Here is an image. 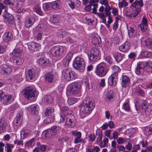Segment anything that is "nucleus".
<instances>
[{
    "label": "nucleus",
    "instance_id": "nucleus-1",
    "mask_svg": "<svg viewBox=\"0 0 152 152\" xmlns=\"http://www.w3.org/2000/svg\"><path fill=\"white\" fill-rule=\"evenodd\" d=\"M83 102V106L82 107L81 111L84 114H88L94 109V103L92 99L89 97L85 98Z\"/></svg>",
    "mask_w": 152,
    "mask_h": 152
},
{
    "label": "nucleus",
    "instance_id": "nucleus-2",
    "mask_svg": "<svg viewBox=\"0 0 152 152\" xmlns=\"http://www.w3.org/2000/svg\"><path fill=\"white\" fill-rule=\"evenodd\" d=\"M77 76V74L72 71L70 68H66L63 69L62 77L66 81H69L72 79H75Z\"/></svg>",
    "mask_w": 152,
    "mask_h": 152
},
{
    "label": "nucleus",
    "instance_id": "nucleus-3",
    "mask_svg": "<svg viewBox=\"0 0 152 152\" xmlns=\"http://www.w3.org/2000/svg\"><path fill=\"white\" fill-rule=\"evenodd\" d=\"M80 85L76 82L69 84L67 87V93L75 95L79 93L80 91Z\"/></svg>",
    "mask_w": 152,
    "mask_h": 152
},
{
    "label": "nucleus",
    "instance_id": "nucleus-4",
    "mask_svg": "<svg viewBox=\"0 0 152 152\" xmlns=\"http://www.w3.org/2000/svg\"><path fill=\"white\" fill-rule=\"evenodd\" d=\"M108 70L106 68V63L102 62L96 66L95 73L99 77H104L107 73Z\"/></svg>",
    "mask_w": 152,
    "mask_h": 152
},
{
    "label": "nucleus",
    "instance_id": "nucleus-5",
    "mask_svg": "<svg viewBox=\"0 0 152 152\" xmlns=\"http://www.w3.org/2000/svg\"><path fill=\"white\" fill-rule=\"evenodd\" d=\"M85 61L82 58L77 57L73 60L72 65L77 70H84L85 69Z\"/></svg>",
    "mask_w": 152,
    "mask_h": 152
},
{
    "label": "nucleus",
    "instance_id": "nucleus-6",
    "mask_svg": "<svg viewBox=\"0 0 152 152\" xmlns=\"http://www.w3.org/2000/svg\"><path fill=\"white\" fill-rule=\"evenodd\" d=\"M72 111L70 112L69 115H66V119L65 121V126L68 128H73L75 126L76 121L75 117L72 115H70L72 113Z\"/></svg>",
    "mask_w": 152,
    "mask_h": 152
},
{
    "label": "nucleus",
    "instance_id": "nucleus-7",
    "mask_svg": "<svg viewBox=\"0 0 152 152\" xmlns=\"http://www.w3.org/2000/svg\"><path fill=\"white\" fill-rule=\"evenodd\" d=\"M23 95L26 98L32 100L33 98L35 96V91L31 87H28L24 89L23 91Z\"/></svg>",
    "mask_w": 152,
    "mask_h": 152
},
{
    "label": "nucleus",
    "instance_id": "nucleus-8",
    "mask_svg": "<svg viewBox=\"0 0 152 152\" xmlns=\"http://www.w3.org/2000/svg\"><path fill=\"white\" fill-rule=\"evenodd\" d=\"M27 70L26 77L29 80H34L35 77L36 70L35 68L31 67H28L26 69Z\"/></svg>",
    "mask_w": 152,
    "mask_h": 152
},
{
    "label": "nucleus",
    "instance_id": "nucleus-9",
    "mask_svg": "<svg viewBox=\"0 0 152 152\" xmlns=\"http://www.w3.org/2000/svg\"><path fill=\"white\" fill-rule=\"evenodd\" d=\"M62 47L61 46H56L52 48L50 53L53 56H59L62 52Z\"/></svg>",
    "mask_w": 152,
    "mask_h": 152
},
{
    "label": "nucleus",
    "instance_id": "nucleus-10",
    "mask_svg": "<svg viewBox=\"0 0 152 152\" xmlns=\"http://www.w3.org/2000/svg\"><path fill=\"white\" fill-rule=\"evenodd\" d=\"M56 130L54 129H48L42 132V135L47 139L52 138L54 137L57 134Z\"/></svg>",
    "mask_w": 152,
    "mask_h": 152
},
{
    "label": "nucleus",
    "instance_id": "nucleus-11",
    "mask_svg": "<svg viewBox=\"0 0 152 152\" xmlns=\"http://www.w3.org/2000/svg\"><path fill=\"white\" fill-rule=\"evenodd\" d=\"M118 74L116 73H113L108 79V83L110 86H114L118 80Z\"/></svg>",
    "mask_w": 152,
    "mask_h": 152
},
{
    "label": "nucleus",
    "instance_id": "nucleus-12",
    "mask_svg": "<svg viewBox=\"0 0 152 152\" xmlns=\"http://www.w3.org/2000/svg\"><path fill=\"white\" fill-rule=\"evenodd\" d=\"M99 54V50L96 48L93 49L91 50V53L89 56L90 60L91 61H94L97 58Z\"/></svg>",
    "mask_w": 152,
    "mask_h": 152
},
{
    "label": "nucleus",
    "instance_id": "nucleus-13",
    "mask_svg": "<svg viewBox=\"0 0 152 152\" xmlns=\"http://www.w3.org/2000/svg\"><path fill=\"white\" fill-rule=\"evenodd\" d=\"M3 3L6 5H9L12 8H15L18 5V1L17 0H4Z\"/></svg>",
    "mask_w": 152,
    "mask_h": 152
},
{
    "label": "nucleus",
    "instance_id": "nucleus-14",
    "mask_svg": "<svg viewBox=\"0 0 152 152\" xmlns=\"http://www.w3.org/2000/svg\"><path fill=\"white\" fill-rule=\"evenodd\" d=\"M142 107L145 110V113H148V115H149L150 112L152 109L151 105L144 101H142Z\"/></svg>",
    "mask_w": 152,
    "mask_h": 152
},
{
    "label": "nucleus",
    "instance_id": "nucleus-15",
    "mask_svg": "<svg viewBox=\"0 0 152 152\" xmlns=\"http://www.w3.org/2000/svg\"><path fill=\"white\" fill-rule=\"evenodd\" d=\"M130 48V44L129 42H126L119 47V50L121 51L126 53L129 51Z\"/></svg>",
    "mask_w": 152,
    "mask_h": 152
},
{
    "label": "nucleus",
    "instance_id": "nucleus-16",
    "mask_svg": "<svg viewBox=\"0 0 152 152\" xmlns=\"http://www.w3.org/2000/svg\"><path fill=\"white\" fill-rule=\"evenodd\" d=\"M73 54L69 52L66 55L65 57L63 60V64L65 66H67L72 59Z\"/></svg>",
    "mask_w": 152,
    "mask_h": 152
},
{
    "label": "nucleus",
    "instance_id": "nucleus-17",
    "mask_svg": "<svg viewBox=\"0 0 152 152\" xmlns=\"http://www.w3.org/2000/svg\"><path fill=\"white\" fill-rule=\"evenodd\" d=\"M1 72L5 74H10L11 72L10 67L5 64H3L1 67Z\"/></svg>",
    "mask_w": 152,
    "mask_h": 152
},
{
    "label": "nucleus",
    "instance_id": "nucleus-18",
    "mask_svg": "<svg viewBox=\"0 0 152 152\" xmlns=\"http://www.w3.org/2000/svg\"><path fill=\"white\" fill-rule=\"evenodd\" d=\"M13 37L12 34L10 32L7 31L4 34L3 38V40L6 42H7L11 40Z\"/></svg>",
    "mask_w": 152,
    "mask_h": 152
},
{
    "label": "nucleus",
    "instance_id": "nucleus-19",
    "mask_svg": "<svg viewBox=\"0 0 152 152\" xmlns=\"http://www.w3.org/2000/svg\"><path fill=\"white\" fill-rule=\"evenodd\" d=\"M11 61L16 65H20L23 62V59L21 57H13L12 58Z\"/></svg>",
    "mask_w": 152,
    "mask_h": 152
},
{
    "label": "nucleus",
    "instance_id": "nucleus-20",
    "mask_svg": "<svg viewBox=\"0 0 152 152\" xmlns=\"http://www.w3.org/2000/svg\"><path fill=\"white\" fill-rule=\"evenodd\" d=\"M35 21V19L34 18L31 17L26 20L25 25L26 28L30 27L34 24Z\"/></svg>",
    "mask_w": 152,
    "mask_h": 152
},
{
    "label": "nucleus",
    "instance_id": "nucleus-21",
    "mask_svg": "<svg viewBox=\"0 0 152 152\" xmlns=\"http://www.w3.org/2000/svg\"><path fill=\"white\" fill-rule=\"evenodd\" d=\"M129 78L126 75H124L122 78V84L123 87H126L130 83Z\"/></svg>",
    "mask_w": 152,
    "mask_h": 152
},
{
    "label": "nucleus",
    "instance_id": "nucleus-22",
    "mask_svg": "<svg viewBox=\"0 0 152 152\" xmlns=\"http://www.w3.org/2000/svg\"><path fill=\"white\" fill-rule=\"evenodd\" d=\"M143 4L142 0H136L133 2L131 5V6L134 7L135 8H139L143 6Z\"/></svg>",
    "mask_w": 152,
    "mask_h": 152
},
{
    "label": "nucleus",
    "instance_id": "nucleus-23",
    "mask_svg": "<svg viewBox=\"0 0 152 152\" xmlns=\"http://www.w3.org/2000/svg\"><path fill=\"white\" fill-rule=\"evenodd\" d=\"M38 106L36 105L33 104L28 107V110L33 114L35 115L38 113L37 109Z\"/></svg>",
    "mask_w": 152,
    "mask_h": 152
},
{
    "label": "nucleus",
    "instance_id": "nucleus-24",
    "mask_svg": "<svg viewBox=\"0 0 152 152\" xmlns=\"http://www.w3.org/2000/svg\"><path fill=\"white\" fill-rule=\"evenodd\" d=\"M7 121L3 119L0 120V132H4L7 126Z\"/></svg>",
    "mask_w": 152,
    "mask_h": 152
},
{
    "label": "nucleus",
    "instance_id": "nucleus-25",
    "mask_svg": "<svg viewBox=\"0 0 152 152\" xmlns=\"http://www.w3.org/2000/svg\"><path fill=\"white\" fill-rule=\"evenodd\" d=\"M133 11V8L131 7L129 8L126 7L124 10V12L126 16L129 18H132V12Z\"/></svg>",
    "mask_w": 152,
    "mask_h": 152
},
{
    "label": "nucleus",
    "instance_id": "nucleus-26",
    "mask_svg": "<svg viewBox=\"0 0 152 152\" xmlns=\"http://www.w3.org/2000/svg\"><path fill=\"white\" fill-rule=\"evenodd\" d=\"M29 48L32 51H37L39 50V46L37 44L32 42H31Z\"/></svg>",
    "mask_w": 152,
    "mask_h": 152
},
{
    "label": "nucleus",
    "instance_id": "nucleus-27",
    "mask_svg": "<svg viewBox=\"0 0 152 152\" xmlns=\"http://www.w3.org/2000/svg\"><path fill=\"white\" fill-rule=\"evenodd\" d=\"M22 50L21 49L16 48L14 50L12 53L14 57H20V56L22 55Z\"/></svg>",
    "mask_w": 152,
    "mask_h": 152
},
{
    "label": "nucleus",
    "instance_id": "nucleus-28",
    "mask_svg": "<svg viewBox=\"0 0 152 152\" xmlns=\"http://www.w3.org/2000/svg\"><path fill=\"white\" fill-rule=\"evenodd\" d=\"M142 64L140 62H139L137 64V66L136 68L135 72L137 75L141 74V72L143 71L142 68Z\"/></svg>",
    "mask_w": 152,
    "mask_h": 152
},
{
    "label": "nucleus",
    "instance_id": "nucleus-29",
    "mask_svg": "<svg viewBox=\"0 0 152 152\" xmlns=\"http://www.w3.org/2000/svg\"><path fill=\"white\" fill-rule=\"evenodd\" d=\"M144 45L146 48H152V40L149 38H146L144 40Z\"/></svg>",
    "mask_w": 152,
    "mask_h": 152
},
{
    "label": "nucleus",
    "instance_id": "nucleus-30",
    "mask_svg": "<svg viewBox=\"0 0 152 152\" xmlns=\"http://www.w3.org/2000/svg\"><path fill=\"white\" fill-rule=\"evenodd\" d=\"M54 75L51 73H48L45 75V80L48 83H51L53 79Z\"/></svg>",
    "mask_w": 152,
    "mask_h": 152
},
{
    "label": "nucleus",
    "instance_id": "nucleus-31",
    "mask_svg": "<svg viewBox=\"0 0 152 152\" xmlns=\"http://www.w3.org/2000/svg\"><path fill=\"white\" fill-rule=\"evenodd\" d=\"M51 7L54 9H59L61 7V4L59 1H56L51 3Z\"/></svg>",
    "mask_w": 152,
    "mask_h": 152
},
{
    "label": "nucleus",
    "instance_id": "nucleus-32",
    "mask_svg": "<svg viewBox=\"0 0 152 152\" xmlns=\"http://www.w3.org/2000/svg\"><path fill=\"white\" fill-rule=\"evenodd\" d=\"M113 92L110 91L107 92L105 96V99L107 102H109L110 101L111 99H113Z\"/></svg>",
    "mask_w": 152,
    "mask_h": 152
},
{
    "label": "nucleus",
    "instance_id": "nucleus-33",
    "mask_svg": "<svg viewBox=\"0 0 152 152\" xmlns=\"http://www.w3.org/2000/svg\"><path fill=\"white\" fill-rule=\"evenodd\" d=\"M42 100L44 102L48 104L51 103L53 102V99L52 96L48 95L45 96Z\"/></svg>",
    "mask_w": 152,
    "mask_h": 152
},
{
    "label": "nucleus",
    "instance_id": "nucleus-34",
    "mask_svg": "<svg viewBox=\"0 0 152 152\" xmlns=\"http://www.w3.org/2000/svg\"><path fill=\"white\" fill-rule=\"evenodd\" d=\"M51 22L53 23H56L59 22L60 18L59 16L57 15H54L51 17Z\"/></svg>",
    "mask_w": 152,
    "mask_h": 152
},
{
    "label": "nucleus",
    "instance_id": "nucleus-35",
    "mask_svg": "<svg viewBox=\"0 0 152 152\" xmlns=\"http://www.w3.org/2000/svg\"><path fill=\"white\" fill-rule=\"evenodd\" d=\"M30 132V130L27 129H23L21 132L20 135L21 137L24 139L26 137Z\"/></svg>",
    "mask_w": 152,
    "mask_h": 152
},
{
    "label": "nucleus",
    "instance_id": "nucleus-36",
    "mask_svg": "<svg viewBox=\"0 0 152 152\" xmlns=\"http://www.w3.org/2000/svg\"><path fill=\"white\" fill-rule=\"evenodd\" d=\"M22 114L20 113L17 115L16 118L14 120V122L16 125H18L21 122L22 119Z\"/></svg>",
    "mask_w": 152,
    "mask_h": 152
},
{
    "label": "nucleus",
    "instance_id": "nucleus-37",
    "mask_svg": "<svg viewBox=\"0 0 152 152\" xmlns=\"http://www.w3.org/2000/svg\"><path fill=\"white\" fill-rule=\"evenodd\" d=\"M12 97L10 95H7L5 96L3 99L4 103L6 104L11 103L12 101Z\"/></svg>",
    "mask_w": 152,
    "mask_h": 152
},
{
    "label": "nucleus",
    "instance_id": "nucleus-38",
    "mask_svg": "<svg viewBox=\"0 0 152 152\" xmlns=\"http://www.w3.org/2000/svg\"><path fill=\"white\" fill-rule=\"evenodd\" d=\"M97 15L102 19L103 23H105L106 22V17L108 16L107 15H106V13L105 14H104L103 13L99 12L98 13H97Z\"/></svg>",
    "mask_w": 152,
    "mask_h": 152
},
{
    "label": "nucleus",
    "instance_id": "nucleus-39",
    "mask_svg": "<svg viewBox=\"0 0 152 152\" xmlns=\"http://www.w3.org/2000/svg\"><path fill=\"white\" fill-rule=\"evenodd\" d=\"M141 11V8L137 9L136 8H133V11L132 12V17L134 18L136 17L138 14Z\"/></svg>",
    "mask_w": 152,
    "mask_h": 152
},
{
    "label": "nucleus",
    "instance_id": "nucleus-40",
    "mask_svg": "<svg viewBox=\"0 0 152 152\" xmlns=\"http://www.w3.org/2000/svg\"><path fill=\"white\" fill-rule=\"evenodd\" d=\"M35 12L40 15H42V12L41 10L40 6L39 4H37L35 5L34 7Z\"/></svg>",
    "mask_w": 152,
    "mask_h": 152
},
{
    "label": "nucleus",
    "instance_id": "nucleus-41",
    "mask_svg": "<svg viewBox=\"0 0 152 152\" xmlns=\"http://www.w3.org/2000/svg\"><path fill=\"white\" fill-rule=\"evenodd\" d=\"M53 109L51 107H49L46 109L45 113V115L47 116L51 115L53 112Z\"/></svg>",
    "mask_w": 152,
    "mask_h": 152
},
{
    "label": "nucleus",
    "instance_id": "nucleus-42",
    "mask_svg": "<svg viewBox=\"0 0 152 152\" xmlns=\"http://www.w3.org/2000/svg\"><path fill=\"white\" fill-rule=\"evenodd\" d=\"M114 58L117 62L120 61L123 58L121 54L117 52L114 54Z\"/></svg>",
    "mask_w": 152,
    "mask_h": 152
},
{
    "label": "nucleus",
    "instance_id": "nucleus-43",
    "mask_svg": "<svg viewBox=\"0 0 152 152\" xmlns=\"http://www.w3.org/2000/svg\"><path fill=\"white\" fill-rule=\"evenodd\" d=\"M35 144V139L34 138H32L28 141L26 144L27 146L32 147Z\"/></svg>",
    "mask_w": 152,
    "mask_h": 152
},
{
    "label": "nucleus",
    "instance_id": "nucleus-44",
    "mask_svg": "<svg viewBox=\"0 0 152 152\" xmlns=\"http://www.w3.org/2000/svg\"><path fill=\"white\" fill-rule=\"evenodd\" d=\"M66 119V115L65 114H61L58 117V121L59 123L63 122Z\"/></svg>",
    "mask_w": 152,
    "mask_h": 152
},
{
    "label": "nucleus",
    "instance_id": "nucleus-45",
    "mask_svg": "<svg viewBox=\"0 0 152 152\" xmlns=\"http://www.w3.org/2000/svg\"><path fill=\"white\" fill-rule=\"evenodd\" d=\"M38 62L39 64L42 66H45L47 64V60L46 58H42L39 59Z\"/></svg>",
    "mask_w": 152,
    "mask_h": 152
},
{
    "label": "nucleus",
    "instance_id": "nucleus-46",
    "mask_svg": "<svg viewBox=\"0 0 152 152\" xmlns=\"http://www.w3.org/2000/svg\"><path fill=\"white\" fill-rule=\"evenodd\" d=\"M141 54L143 57H150L152 55V53L151 52L147 51H142Z\"/></svg>",
    "mask_w": 152,
    "mask_h": 152
},
{
    "label": "nucleus",
    "instance_id": "nucleus-47",
    "mask_svg": "<svg viewBox=\"0 0 152 152\" xmlns=\"http://www.w3.org/2000/svg\"><path fill=\"white\" fill-rule=\"evenodd\" d=\"M128 139L126 138L119 137L117 140V142L118 144H122L125 142H127Z\"/></svg>",
    "mask_w": 152,
    "mask_h": 152
},
{
    "label": "nucleus",
    "instance_id": "nucleus-48",
    "mask_svg": "<svg viewBox=\"0 0 152 152\" xmlns=\"http://www.w3.org/2000/svg\"><path fill=\"white\" fill-rule=\"evenodd\" d=\"M97 135H98V137L97 139L96 142L99 145V144L102 142V132L101 131H99L97 134Z\"/></svg>",
    "mask_w": 152,
    "mask_h": 152
},
{
    "label": "nucleus",
    "instance_id": "nucleus-49",
    "mask_svg": "<svg viewBox=\"0 0 152 152\" xmlns=\"http://www.w3.org/2000/svg\"><path fill=\"white\" fill-rule=\"evenodd\" d=\"M127 29L128 31V34L129 36H132L134 34V32L135 31L133 27H131L130 26H127Z\"/></svg>",
    "mask_w": 152,
    "mask_h": 152
},
{
    "label": "nucleus",
    "instance_id": "nucleus-50",
    "mask_svg": "<svg viewBox=\"0 0 152 152\" xmlns=\"http://www.w3.org/2000/svg\"><path fill=\"white\" fill-rule=\"evenodd\" d=\"M108 139L107 137H104L103 139V142H102L99 144V146L101 148L104 147L106 146L108 142Z\"/></svg>",
    "mask_w": 152,
    "mask_h": 152
},
{
    "label": "nucleus",
    "instance_id": "nucleus-51",
    "mask_svg": "<svg viewBox=\"0 0 152 152\" xmlns=\"http://www.w3.org/2000/svg\"><path fill=\"white\" fill-rule=\"evenodd\" d=\"M7 18L8 20V21L9 23L12 24L14 22V19L13 17L11 14H9L7 15Z\"/></svg>",
    "mask_w": 152,
    "mask_h": 152
},
{
    "label": "nucleus",
    "instance_id": "nucleus-52",
    "mask_svg": "<svg viewBox=\"0 0 152 152\" xmlns=\"http://www.w3.org/2000/svg\"><path fill=\"white\" fill-rule=\"evenodd\" d=\"M128 3L127 2L125 1H122L119 2L118 3L119 7L121 9L123 7H126L128 5Z\"/></svg>",
    "mask_w": 152,
    "mask_h": 152
},
{
    "label": "nucleus",
    "instance_id": "nucleus-53",
    "mask_svg": "<svg viewBox=\"0 0 152 152\" xmlns=\"http://www.w3.org/2000/svg\"><path fill=\"white\" fill-rule=\"evenodd\" d=\"M37 145L42 151H44L46 150V147L45 145H42L39 142H37Z\"/></svg>",
    "mask_w": 152,
    "mask_h": 152
},
{
    "label": "nucleus",
    "instance_id": "nucleus-54",
    "mask_svg": "<svg viewBox=\"0 0 152 152\" xmlns=\"http://www.w3.org/2000/svg\"><path fill=\"white\" fill-rule=\"evenodd\" d=\"M77 101V99L75 98H70L68 99L67 102L69 105H71L75 103Z\"/></svg>",
    "mask_w": 152,
    "mask_h": 152
},
{
    "label": "nucleus",
    "instance_id": "nucleus-55",
    "mask_svg": "<svg viewBox=\"0 0 152 152\" xmlns=\"http://www.w3.org/2000/svg\"><path fill=\"white\" fill-rule=\"evenodd\" d=\"M129 102L128 101H126L123 106V108L126 111H129L130 109Z\"/></svg>",
    "mask_w": 152,
    "mask_h": 152
},
{
    "label": "nucleus",
    "instance_id": "nucleus-56",
    "mask_svg": "<svg viewBox=\"0 0 152 152\" xmlns=\"http://www.w3.org/2000/svg\"><path fill=\"white\" fill-rule=\"evenodd\" d=\"M71 134L73 136L76 137H81V133L77 131H71Z\"/></svg>",
    "mask_w": 152,
    "mask_h": 152
},
{
    "label": "nucleus",
    "instance_id": "nucleus-57",
    "mask_svg": "<svg viewBox=\"0 0 152 152\" xmlns=\"http://www.w3.org/2000/svg\"><path fill=\"white\" fill-rule=\"evenodd\" d=\"M144 134L147 135L152 134V127L146 128L145 129Z\"/></svg>",
    "mask_w": 152,
    "mask_h": 152
},
{
    "label": "nucleus",
    "instance_id": "nucleus-58",
    "mask_svg": "<svg viewBox=\"0 0 152 152\" xmlns=\"http://www.w3.org/2000/svg\"><path fill=\"white\" fill-rule=\"evenodd\" d=\"M105 6L106 7L105 8L104 10L106 12V15H107L108 16L110 15V11L111 10V8L109 5V4Z\"/></svg>",
    "mask_w": 152,
    "mask_h": 152
},
{
    "label": "nucleus",
    "instance_id": "nucleus-59",
    "mask_svg": "<svg viewBox=\"0 0 152 152\" xmlns=\"http://www.w3.org/2000/svg\"><path fill=\"white\" fill-rule=\"evenodd\" d=\"M51 3H45L43 5V8L44 10H49L51 7Z\"/></svg>",
    "mask_w": 152,
    "mask_h": 152
},
{
    "label": "nucleus",
    "instance_id": "nucleus-60",
    "mask_svg": "<svg viewBox=\"0 0 152 152\" xmlns=\"http://www.w3.org/2000/svg\"><path fill=\"white\" fill-rule=\"evenodd\" d=\"M112 70L114 72L113 73H118L120 71V69L119 67L116 65H113L111 67Z\"/></svg>",
    "mask_w": 152,
    "mask_h": 152
},
{
    "label": "nucleus",
    "instance_id": "nucleus-61",
    "mask_svg": "<svg viewBox=\"0 0 152 152\" xmlns=\"http://www.w3.org/2000/svg\"><path fill=\"white\" fill-rule=\"evenodd\" d=\"M92 43L94 45L98 44L99 42V39L98 38L94 36L91 37Z\"/></svg>",
    "mask_w": 152,
    "mask_h": 152
},
{
    "label": "nucleus",
    "instance_id": "nucleus-62",
    "mask_svg": "<svg viewBox=\"0 0 152 152\" xmlns=\"http://www.w3.org/2000/svg\"><path fill=\"white\" fill-rule=\"evenodd\" d=\"M111 133V130L108 129L105 131L104 132V134L105 136L108 137L110 139L113 138L112 137L110 136V134Z\"/></svg>",
    "mask_w": 152,
    "mask_h": 152
},
{
    "label": "nucleus",
    "instance_id": "nucleus-63",
    "mask_svg": "<svg viewBox=\"0 0 152 152\" xmlns=\"http://www.w3.org/2000/svg\"><path fill=\"white\" fill-rule=\"evenodd\" d=\"M69 138L65 136L64 137L60 138L59 140V141L61 143L66 142L68 141Z\"/></svg>",
    "mask_w": 152,
    "mask_h": 152
},
{
    "label": "nucleus",
    "instance_id": "nucleus-64",
    "mask_svg": "<svg viewBox=\"0 0 152 152\" xmlns=\"http://www.w3.org/2000/svg\"><path fill=\"white\" fill-rule=\"evenodd\" d=\"M94 147L92 145H89L86 150V152H94Z\"/></svg>",
    "mask_w": 152,
    "mask_h": 152
}]
</instances>
